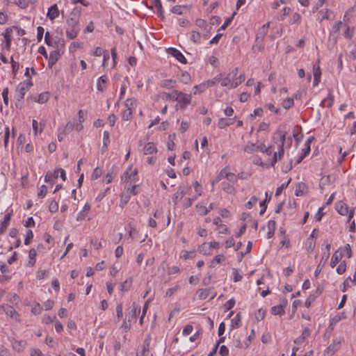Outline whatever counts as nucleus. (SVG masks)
<instances>
[{"mask_svg":"<svg viewBox=\"0 0 356 356\" xmlns=\"http://www.w3.org/2000/svg\"><path fill=\"white\" fill-rule=\"evenodd\" d=\"M259 148H260V146L256 145L254 143H248L244 147L243 150L248 154H252L254 152L258 151Z\"/></svg>","mask_w":356,"mask_h":356,"instance_id":"nucleus-23","label":"nucleus"},{"mask_svg":"<svg viewBox=\"0 0 356 356\" xmlns=\"http://www.w3.org/2000/svg\"><path fill=\"white\" fill-rule=\"evenodd\" d=\"M268 26H269V23L264 24L261 27V31L259 33V35H257V36L255 39V42H254V45L252 46V51L254 52L262 51L264 49V46L263 45V40H264V36L266 34V29L267 27H268Z\"/></svg>","mask_w":356,"mask_h":356,"instance_id":"nucleus-4","label":"nucleus"},{"mask_svg":"<svg viewBox=\"0 0 356 356\" xmlns=\"http://www.w3.org/2000/svg\"><path fill=\"white\" fill-rule=\"evenodd\" d=\"M33 83L30 80L28 81L22 82L18 84L16 88L17 107H18L19 103L24 99L26 91L30 89Z\"/></svg>","mask_w":356,"mask_h":356,"instance_id":"nucleus-3","label":"nucleus"},{"mask_svg":"<svg viewBox=\"0 0 356 356\" xmlns=\"http://www.w3.org/2000/svg\"><path fill=\"white\" fill-rule=\"evenodd\" d=\"M44 28L42 26H38L37 28V40L38 42H40L42 39L43 34H44Z\"/></svg>","mask_w":356,"mask_h":356,"instance_id":"nucleus-61","label":"nucleus"},{"mask_svg":"<svg viewBox=\"0 0 356 356\" xmlns=\"http://www.w3.org/2000/svg\"><path fill=\"white\" fill-rule=\"evenodd\" d=\"M153 4L157 10V14L160 17H163V10L160 0H152Z\"/></svg>","mask_w":356,"mask_h":356,"instance_id":"nucleus-34","label":"nucleus"},{"mask_svg":"<svg viewBox=\"0 0 356 356\" xmlns=\"http://www.w3.org/2000/svg\"><path fill=\"white\" fill-rule=\"evenodd\" d=\"M132 111L129 110H125L122 113V120L125 121H129L132 118Z\"/></svg>","mask_w":356,"mask_h":356,"instance_id":"nucleus-52","label":"nucleus"},{"mask_svg":"<svg viewBox=\"0 0 356 356\" xmlns=\"http://www.w3.org/2000/svg\"><path fill=\"white\" fill-rule=\"evenodd\" d=\"M310 332L308 328L305 329V330L302 332V335L298 338L296 340L294 341L296 343H300L304 341V340L309 336Z\"/></svg>","mask_w":356,"mask_h":356,"instance_id":"nucleus-36","label":"nucleus"},{"mask_svg":"<svg viewBox=\"0 0 356 356\" xmlns=\"http://www.w3.org/2000/svg\"><path fill=\"white\" fill-rule=\"evenodd\" d=\"M235 14H236V13H234V14L232 15V17H228L227 19H226V20L225 21L224 24L218 30V32L220 31H221V30H225L227 28V26L232 22V21Z\"/></svg>","mask_w":356,"mask_h":356,"instance_id":"nucleus-51","label":"nucleus"},{"mask_svg":"<svg viewBox=\"0 0 356 356\" xmlns=\"http://www.w3.org/2000/svg\"><path fill=\"white\" fill-rule=\"evenodd\" d=\"M265 316V312L261 309L257 311V313L255 314V318L258 321H260L264 319Z\"/></svg>","mask_w":356,"mask_h":356,"instance_id":"nucleus-64","label":"nucleus"},{"mask_svg":"<svg viewBox=\"0 0 356 356\" xmlns=\"http://www.w3.org/2000/svg\"><path fill=\"white\" fill-rule=\"evenodd\" d=\"M102 170L99 168H96L92 174V179H97L102 175Z\"/></svg>","mask_w":356,"mask_h":356,"instance_id":"nucleus-59","label":"nucleus"},{"mask_svg":"<svg viewBox=\"0 0 356 356\" xmlns=\"http://www.w3.org/2000/svg\"><path fill=\"white\" fill-rule=\"evenodd\" d=\"M191 95L185 94L181 92H179L177 102L179 103L181 108H185L186 106L191 103Z\"/></svg>","mask_w":356,"mask_h":356,"instance_id":"nucleus-9","label":"nucleus"},{"mask_svg":"<svg viewBox=\"0 0 356 356\" xmlns=\"http://www.w3.org/2000/svg\"><path fill=\"white\" fill-rule=\"evenodd\" d=\"M271 313L273 315L282 316V314H284V310L283 309V307L281 305H280L273 307L271 308Z\"/></svg>","mask_w":356,"mask_h":356,"instance_id":"nucleus-35","label":"nucleus"},{"mask_svg":"<svg viewBox=\"0 0 356 356\" xmlns=\"http://www.w3.org/2000/svg\"><path fill=\"white\" fill-rule=\"evenodd\" d=\"M307 189V186L303 182H299L297 184L295 190V195L296 196H302L304 195L305 190Z\"/></svg>","mask_w":356,"mask_h":356,"instance_id":"nucleus-19","label":"nucleus"},{"mask_svg":"<svg viewBox=\"0 0 356 356\" xmlns=\"http://www.w3.org/2000/svg\"><path fill=\"white\" fill-rule=\"evenodd\" d=\"M107 77L106 76H100L97 82V88L99 91H103L106 86Z\"/></svg>","mask_w":356,"mask_h":356,"instance_id":"nucleus-20","label":"nucleus"},{"mask_svg":"<svg viewBox=\"0 0 356 356\" xmlns=\"http://www.w3.org/2000/svg\"><path fill=\"white\" fill-rule=\"evenodd\" d=\"M132 284V278L129 277L122 282L120 286V290L122 291H127L129 289Z\"/></svg>","mask_w":356,"mask_h":356,"instance_id":"nucleus-31","label":"nucleus"},{"mask_svg":"<svg viewBox=\"0 0 356 356\" xmlns=\"http://www.w3.org/2000/svg\"><path fill=\"white\" fill-rule=\"evenodd\" d=\"M240 321H241V315L240 313H238L236 316L232 319V328H237L240 325Z\"/></svg>","mask_w":356,"mask_h":356,"instance_id":"nucleus-39","label":"nucleus"},{"mask_svg":"<svg viewBox=\"0 0 356 356\" xmlns=\"http://www.w3.org/2000/svg\"><path fill=\"white\" fill-rule=\"evenodd\" d=\"M60 55L58 51L54 50L51 51L49 54V59L54 60L55 62H57L60 58Z\"/></svg>","mask_w":356,"mask_h":356,"instance_id":"nucleus-44","label":"nucleus"},{"mask_svg":"<svg viewBox=\"0 0 356 356\" xmlns=\"http://www.w3.org/2000/svg\"><path fill=\"white\" fill-rule=\"evenodd\" d=\"M220 22V17L218 16H213L209 19V23L208 24L211 25V26L214 25H217Z\"/></svg>","mask_w":356,"mask_h":356,"instance_id":"nucleus-55","label":"nucleus"},{"mask_svg":"<svg viewBox=\"0 0 356 356\" xmlns=\"http://www.w3.org/2000/svg\"><path fill=\"white\" fill-rule=\"evenodd\" d=\"M294 104L293 99V98H286L282 102V106L288 109L291 108Z\"/></svg>","mask_w":356,"mask_h":356,"instance_id":"nucleus-40","label":"nucleus"},{"mask_svg":"<svg viewBox=\"0 0 356 356\" xmlns=\"http://www.w3.org/2000/svg\"><path fill=\"white\" fill-rule=\"evenodd\" d=\"M196 208L197 209L198 213L201 216H205L209 213V209H207V207L203 205L197 204Z\"/></svg>","mask_w":356,"mask_h":356,"instance_id":"nucleus-42","label":"nucleus"},{"mask_svg":"<svg viewBox=\"0 0 356 356\" xmlns=\"http://www.w3.org/2000/svg\"><path fill=\"white\" fill-rule=\"evenodd\" d=\"M314 77H319L321 76V71L318 65H314L313 67Z\"/></svg>","mask_w":356,"mask_h":356,"instance_id":"nucleus-57","label":"nucleus"},{"mask_svg":"<svg viewBox=\"0 0 356 356\" xmlns=\"http://www.w3.org/2000/svg\"><path fill=\"white\" fill-rule=\"evenodd\" d=\"M245 74H241L238 78L235 79L234 81H233V83L231 84V88H236L238 86H239L241 83H243L245 81Z\"/></svg>","mask_w":356,"mask_h":356,"instance_id":"nucleus-38","label":"nucleus"},{"mask_svg":"<svg viewBox=\"0 0 356 356\" xmlns=\"http://www.w3.org/2000/svg\"><path fill=\"white\" fill-rule=\"evenodd\" d=\"M218 78H219L222 86H228L229 88H232L231 84L233 83V82L232 81V79L229 76V75L220 74Z\"/></svg>","mask_w":356,"mask_h":356,"instance_id":"nucleus-14","label":"nucleus"},{"mask_svg":"<svg viewBox=\"0 0 356 356\" xmlns=\"http://www.w3.org/2000/svg\"><path fill=\"white\" fill-rule=\"evenodd\" d=\"M346 26V30L344 31L343 35L346 38L350 39L353 34V30L350 29V28L345 24Z\"/></svg>","mask_w":356,"mask_h":356,"instance_id":"nucleus-50","label":"nucleus"},{"mask_svg":"<svg viewBox=\"0 0 356 356\" xmlns=\"http://www.w3.org/2000/svg\"><path fill=\"white\" fill-rule=\"evenodd\" d=\"M346 263L345 261H342L339 264V265L337 266V272L341 275L343 274L345 271H346Z\"/></svg>","mask_w":356,"mask_h":356,"instance_id":"nucleus-56","label":"nucleus"},{"mask_svg":"<svg viewBox=\"0 0 356 356\" xmlns=\"http://www.w3.org/2000/svg\"><path fill=\"white\" fill-rule=\"evenodd\" d=\"M212 30V26L209 24H207L203 29V38L207 40L209 38V35H210V33Z\"/></svg>","mask_w":356,"mask_h":356,"instance_id":"nucleus-41","label":"nucleus"},{"mask_svg":"<svg viewBox=\"0 0 356 356\" xmlns=\"http://www.w3.org/2000/svg\"><path fill=\"white\" fill-rule=\"evenodd\" d=\"M140 307H136L134 305L133 307L129 309L128 313L126 314L125 320L129 323H131L133 321H136L137 316L140 314Z\"/></svg>","mask_w":356,"mask_h":356,"instance_id":"nucleus-8","label":"nucleus"},{"mask_svg":"<svg viewBox=\"0 0 356 356\" xmlns=\"http://www.w3.org/2000/svg\"><path fill=\"white\" fill-rule=\"evenodd\" d=\"M33 237V234L31 230L29 229L26 231V237L24 239V244L29 245L30 243L31 240Z\"/></svg>","mask_w":356,"mask_h":356,"instance_id":"nucleus-54","label":"nucleus"},{"mask_svg":"<svg viewBox=\"0 0 356 356\" xmlns=\"http://www.w3.org/2000/svg\"><path fill=\"white\" fill-rule=\"evenodd\" d=\"M11 213H8L4 216L3 221L1 222L0 226V234H3L9 224V222L10 220Z\"/></svg>","mask_w":356,"mask_h":356,"instance_id":"nucleus-16","label":"nucleus"},{"mask_svg":"<svg viewBox=\"0 0 356 356\" xmlns=\"http://www.w3.org/2000/svg\"><path fill=\"white\" fill-rule=\"evenodd\" d=\"M59 10L56 4H54L48 9L47 14L50 20H54L59 16Z\"/></svg>","mask_w":356,"mask_h":356,"instance_id":"nucleus-13","label":"nucleus"},{"mask_svg":"<svg viewBox=\"0 0 356 356\" xmlns=\"http://www.w3.org/2000/svg\"><path fill=\"white\" fill-rule=\"evenodd\" d=\"M188 11L186 6H175L172 7V12L177 15H183Z\"/></svg>","mask_w":356,"mask_h":356,"instance_id":"nucleus-28","label":"nucleus"},{"mask_svg":"<svg viewBox=\"0 0 356 356\" xmlns=\"http://www.w3.org/2000/svg\"><path fill=\"white\" fill-rule=\"evenodd\" d=\"M342 24L343 23L341 21L335 22L332 26L330 35H332L336 38L338 36V32Z\"/></svg>","mask_w":356,"mask_h":356,"instance_id":"nucleus-29","label":"nucleus"},{"mask_svg":"<svg viewBox=\"0 0 356 356\" xmlns=\"http://www.w3.org/2000/svg\"><path fill=\"white\" fill-rule=\"evenodd\" d=\"M219 354L221 356H228V355H229V350H228L227 347L226 346H225V345L221 346L220 347Z\"/></svg>","mask_w":356,"mask_h":356,"instance_id":"nucleus-63","label":"nucleus"},{"mask_svg":"<svg viewBox=\"0 0 356 356\" xmlns=\"http://www.w3.org/2000/svg\"><path fill=\"white\" fill-rule=\"evenodd\" d=\"M4 312L7 316L19 321V316L14 307L9 305H0V314Z\"/></svg>","mask_w":356,"mask_h":356,"instance_id":"nucleus-6","label":"nucleus"},{"mask_svg":"<svg viewBox=\"0 0 356 356\" xmlns=\"http://www.w3.org/2000/svg\"><path fill=\"white\" fill-rule=\"evenodd\" d=\"M291 179L290 178L287 182L286 183H284L282 184L280 187H278L277 189H276V192H275V195L276 196H278L280 195L281 193H282V191L285 189L288 185L289 184V183L291 182Z\"/></svg>","mask_w":356,"mask_h":356,"instance_id":"nucleus-45","label":"nucleus"},{"mask_svg":"<svg viewBox=\"0 0 356 356\" xmlns=\"http://www.w3.org/2000/svg\"><path fill=\"white\" fill-rule=\"evenodd\" d=\"M167 51L169 54L176 58L180 63L183 64H186L187 63L184 56L178 49L175 48H168Z\"/></svg>","mask_w":356,"mask_h":356,"instance_id":"nucleus-10","label":"nucleus"},{"mask_svg":"<svg viewBox=\"0 0 356 356\" xmlns=\"http://www.w3.org/2000/svg\"><path fill=\"white\" fill-rule=\"evenodd\" d=\"M179 288V285H176L173 287H171V288H169L167 291H166V293H165V296H171L174 294L175 292H176L178 289Z\"/></svg>","mask_w":356,"mask_h":356,"instance_id":"nucleus-60","label":"nucleus"},{"mask_svg":"<svg viewBox=\"0 0 356 356\" xmlns=\"http://www.w3.org/2000/svg\"><path fill=\"white\" fill-rule=\"evenodd\" d=\"M179 79L181 83L184 84H188L191 82V78L188 72H183L179 76Z\"/></svg>","mask_w":356,"mask_h":356,"instance_id":"nucleus-25","label":"nucleus"},{"mask_svg":"<svg viewBox=\"0 0 356 356\" xmlns=\"http://www.w3.org/2000/svg\"><path fill=\"white\" fill-rule=\"evenodd\" d=\"M336 209L338 213L342 216H346L348 214V219H351L354 216V210L351 209L350 211H348V207L346 204L343 202H339L336 204Z\"/></svg>","mask_w":356,"mask_h":356,"instance_id":"nucleus-7","label":"nucleus"},{"mask_svg":"<svg viewBox=\"0 0 356 356\" xmlns=\"http://www.w3.org/2000/svg\"><path fill=\"white\" fill-rule=\"evenodd\" d=\"M149 343L145 341L143 348L140 353H137V356H146V353L149 351Z\"/></svg>","mask_w":356,"mask_h":356,"instance_id":"nucleus-62","label":"nucleus"},{"mask_svg":"<svg viewBox=\"0 0 356 356\" xmlns=\"http://www.w3.org/2000/svg\"><path fill=\"white\" fill-rule=\"evenodd\" d=\"M49 99V93L48 92H44L40 94L38 99V102L40 104H43L47 102Z\"/></svg>","mask_w":356,"mask_h":356,"instance_id":"nucleus-46","label":"nucleus"},{"mask_svg":"<svg viewBox=\"0 0 356 356\" xmlns=\"http://www.w3.org/2000/svg\"><path fill=\"white\" fill-rule=\"evenodd\" d=\"M12 33H13L12 29L7 28L5 31V33H3V35L5 38L4 48L7 50H9L10 49L11 40H12Z\"/></svg>","mask_w":356,"mask_h":356,"instance_id":"nucleus-12","label":"nucleus"},{"mask_svg":"<svg viewBox=\"0 0 356 356\" xmlns=\"http://www.w3.org/2000/svg\"><path fill=\"white\" fill-rule=\"evenodd\" d=\"M233 343L235 347L238 348H247L249 346V343L244 342L242 343L241 341L240 337L238 336L237 337L234 336V338L233 339Z\"/></svg>","mask_w":356,"mask_h":356,"instance_id":"nucleus-24","label":"nucleus"},{"mask_svg":"<svg viewBox=\"0 0 356 356\" xmlns=\"http://www.w3.org/2000/svg\"><path fill=\"white\" fill-rule=\"evenodd\" d=\"M314 140V138L313 136H311L307 139L305 145V147L302 149V154L297 161L298 163L301 162V161L310 152V145Z\"/></svg>","mask_w":356,"mask_h":356,"instance_id":"nucleus-11","label":"nucleus"},{"mask_svg":"<svg viewBox=\"0 0 356 356\" xmlns=\"http://www.w3.org/2000/svg\"><path fill=\"white\" fill-rule=\"evenodd\" d=\"M58 209V204L57 202L52 200L49 206V210L51 213H55Z\"/></svg>","mask_w":356,"mask_h":356,"instance_id":"nucleus-49","label":"nucleus"},{"mask_svg":"<svg viewBox=\"0 0 356 356\" xmlns=\"http://www.w3.org/2000/svg\"><path fill=\"white\" fill-rule=\"evenodd\" d=\"M222 185L223 191L226 193L229 194H234L235 193V188L229 183L222 182Z\"/></svg>","mask_w":356,"mask_h":356,"instance_id":"nucleus-37","label":"nucleus"},{"mask_svg":"<svg viewBox=\"0 0 356 356\" xmlns=\"http://www.w3.org/2000/svg\"><path fill=\"white\" fill-rule=\"evenodd\" d=\"M330 244L328 243L327 242H326V245H325V251H324L322 254V257H321V263H323V266H324L329 257H330Z\"/></svg>","mask_w":356,"mask_h":356,"instance_id":"nucleus-21","label":"nucleus"},{"mask_svg":"<svg viewBox=\"0 0 356 356\" xmlns=\"http://www.w3.org/2000/svg\"><path fill=\"white\" fill-rule=\"evenodd\" d=\"M13 348L17 352H22L26 346L25 340H14L12 343Z\"/></svg>","mask_w":356,"mask_h":356,"instance_id":"nucleus-15","label":"nucleus"},{"mask_svg":"<svg viewBox=\"0 0 356 356\" xmlns=\"http://www.w3.org/2000/svg\"><path fill=\"white\" fill-rule=\"evenodd\" d=\"M260 148L258 149L259 151H261L262 152H265L267 155L270 156L271 155L273 152V146H269L268 147H266L264 144L260 145Z\"/></svg>","mask_w":356,"mask_h":356,"instance_id":"nucleus-43","label":"nucleus"},{"mask_svg":"<svg viewBox=\"0 0 356 356\" xmlns=\"http://www.w3.org/2000/svg\"><path fill=\"white\" fill-rule=\"evenodd\" d=\"M234 123V119L220 118L218 122V127L220 129H225V127L232 125Z\"/></svg>","mask_w":356,"mask_h":356,"instance_id":"nucleus-18","label":"nucleus"},{"mask_svg":"<svg viewBox=\"0 0 356 356\" xmlns=\"http://www.w3.org/2000/svg\"><path fill=\"white\" fill-rule=\"evenodd\" d=\"M342 256V253H339L337 251L334 253L330 262V266L332 268H334L339 263Z\"/></svg>","mask_w":356,"mask_h":356,"instance_id":"nucleus-27","label":"nucleus"},{"mask_svg":"<svg viewBox=\"0 0 356 356\" xmlns=\"http://www.w3.org/2000/svg\"><path fill=\"white\" fill-rule=\"evenodd\" d=\"M143 150H144V154L146 155L152 154L157 152V149L154 143H147L145 145Z\"/></svg>","mask_w":356,"mask_h":356,"instance_id":"nucleus-17","label":"nucleus"},{"mask_svg":"<svg viewBox=\"0 0 356 356\" xmlns=\"http://www.w3.org/2000/svg\"><path fill=\"white\" fill-rule=\"evenodd\" d=\"M37 256L36 250L34 248H31L29 251V265L30 266H33L35 264V257Z\"/></svg>","mask_w":356,"mask_h":356,"instance_id":"nucleus-30","label":"nucleus"},{"mask_svg":"<svg viewBox=\"0 0 356 356\" xmlns=\"http://www.w3.org/2000/svg\"><path fill=\"white\" fill-rule=\"evenodd\" d=\"M47 193V186L45 185H42L40 188L39 192L38 193V197L40 198H43L45 197Z\"/></svg>","mask_w":356,"mask_h":356,"instance_id":"nucleus-53","label":"nucleus"},{"mask_svg":"<svg viewBox=\"0 0 356 356\" xmlns=\"http://www.w3.org/2000/svg\"><path fill=\"white\" fill-rule=\"evenodd\" d=\"M161 87L165 88H173L176 86V81L173 79H165L161 82Z\"/></svg>","mask_w":356,"mask_h":356,"instance_id":"nucleus-22","label":"nucleus"},{"mask_svg":"<svg viewBox=\"0 0 356 356\" xmlns=\"http://www.w3.org/2000/svg\"><path fill=\"white\" fill-rule=\"evenodd\" d=\"M286 125H280L272 136V141L274 144L277 145L278 149V152H275L273 155L274 162L280 160L284 155V145L286 141Z\"/></svg>","mask_w":356,"mask_h":356,"instance_id":"nucleus-1","label":"nucleus"},{"mask_svg":"<svg viewBox=\"0 0 356 356\" xmlns=\"http://www.w3.org/2000/svg\"><path fill=\"white\" fill-rule=\"evenodd\" d=\"M201 35L197 31H192L191 40L194 42H200Z\"/></svg>","mask_w":356,"mask_h":356,"instance_id":"nucleus-47","label":"nucleus"},{"mask_svg":"<svg viewBox=\"0 0 356 356\" xmlns=\"http://www.w3.org/2000/svg\"><path fill=\"white\" fill-rule=\"evenodd\" d=\"M225 178H226L230 182H236L237 180V177L236 175L232 172H228V174H225Z\"/></svg>","mask_w":356,"mask_h":356,"instance_id":"nucleus-58","label":"nucleus"},{"mask_svg":"<svg viewBox=\"0 0 356 356\" xmlns=\"http://www.w3.org/2000/svg\"><path fill=\"white\" fill-rule=\"evenodd\" d=\"M136 105V100L134 98L127 99L125 102V106L127 110L131 111L132 112Z\"/></svg>","mask_w":356,"mask_h":356,"instance_id":"nucleus-33","label":"nucleus"},{"mask_svg":"<svg viewBox=\"0 0 356 356\" xmlns=\"http://www.w3.org/2000/svg\"><path fill=\"white\" fill-rule=\"evenodd\" d=\"M185 192L181 187L179 188L178 191L173 195V202L176 204L184 196Z\"/></svg>","mask_w":356,"mask_h":356,"instance_id":"nucleus-26","label":"nucleus"},{"mask_svg":"<svg viewBox=\"0 0 356 356\" xmlns=\"http://www.w3.org/2000/svg\"><path fill=\"white\" fill-rule=\"evenodd\" d=\"M79 15L76 13H71L70 18L67 20L66 35L70 40L74 39L79 31L78 26Z\"/></svg>","mask_w":356,"mask_h":356,"instance_id":"nucleus-2","label":"nucleus"},{"mask_svg":"<svg viewBox=\"0 0 356 356\" xmlns=\"http://www.w3.org/2000/svg\"><path fill=\"white\" fill-rule=\"evenodd\" d=\"M343 341L342 337H337L333 340V342L325 350L323 356H332L341 348V344Z\"/></svg>","mask_w":356,"mask_h":356,"instance_id":"nucleus-5","label":"nucleus"},{"mask_svg":"<svg viewBox=\"0 0 356 356\" xmlns=\"http://www.w3.org/2000/svg\"><path fill=\"white\" fill-rule=\"evenodd\" d=\"M207 88V86L205 85V83H202L199 85H197L193 87V92L194 95L201 93L204 92Z\"/></svg>","mask_w":356,"mask_h":356,"instance_id":"nucleus-32","label":"nucleus"},{"mask_svg":"<svg viewBox=\"0 0 356 356\" xmlns=\"http://www.w3.org/2000/svg\"><path fill=\"white\" fill-rule=\"evenodd\" d=\"M258 198L256 196L251 197L250 200L245 204V207L248 209L252 208L253 205L257 203Z\"/></svg>","mask_w":356,"mask_h":356,"instance_id":"nucleus-48","label":"nucleus"}]
</instances>
